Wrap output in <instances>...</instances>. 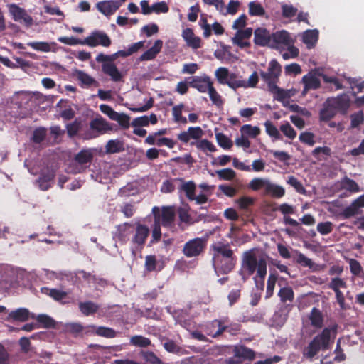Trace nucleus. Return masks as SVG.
Segmentation results:
<instances>
[{"mask_svg": "<svg viewBox=\"0 0 364 364\" xmlns=\"http://www.w3.org/2000/svg\"><path fill=\"white\" fill-rule=\"evenodd\" d=\"M183 107L184 105L183 104L174 106L172 109V114L176 122L185 124L188 121L185 117L182 116V110Z\"/></svg>", "mask_w": 364, "mask_h": 364, "instance_id": "51", "label": "nucleus"}, {"mask_svg": "<svg viewBox=\"0 0 364 364\" xmlns=\"http://www.w3.org/2000/svg\"><path fill=\"white\" fill-rule=\"evenodd\" d=\"M337 114V111L331 103L329 98L324 104L323 108L320 110L319 118L321 121L328 122L333 119Z\"/></svg>", "mask_w": 364, "mask_h": 364, "instance_id": "25", "label": "nucleus"}, {"mask_svg": "<svg viewBox=\"0 0 364 364\" xmlns=\"http://www.w3.org/2000/svg\"><path fill=\"white\" fill-rule=\"evenodd\" d=\"M183 181L182 178H176L165 180L161 186L160 191L164 193H173L176 188V183Z\"/></svg>", "mask_w": 364, "mask_h": 364, "instance_id": "38", "label": "nucleus"}, {"mask_svg": "<svg viewBox=\"0 0 364 364\" xmlns=\"http://www.w3.org/2000/svg\"><path fill=\"white\" fill-rule=\"evenodd\" d=\"M182 36L188 46L193 49L201 48V38L195 36L193 29L189 28L184 29L183 31Z\"/></svg>", "mask_w": 364, "mask_h": 364, "instance_id": "22", "label": "nucleus"}, {"mask_svg": "<svg viewBox=\"0 0 364 364\" xmlns=\"http://www.w3.org/2000/svg\"><path fill=\"white\" fill-rule=\"evenodd\" d=\"M267 259L264 257L257 258L255 249L245 251L242 255L241 268L238 272L243 282H245L255 272L253 277L255 287L257 289L263 291L264 279L267 275Z\"/></svg>", "mask_w": 364, "mask_h": 364, "instance_id": "1", "label": "nucleus"}, {"mask_svg": "<svg viewBox=\"0 0 364 364\" xmlns=\"http://www.w3.org/2000/svg\"><path fill=\"white\" fill-rule=\"evenodd\" d=\"M230 73L227 68L220 67L215 70V75L220 84L226 85Z\"/></svg>", "mask_w": 364, "mask_h": 364, "instance_id": "46", "label": "nucleus"}, {"mask_svg": "<svg viewBox=\"0 0 364 364\" xmlns=\"http://www.w3.org/2000/svg\"><path fill=\"white\" fill-rule=\"evenodd\" d=\"M267 86L269 92L274 95V98L277 101L282 102L289 97L287 91L279 87L277 83H272Z\"/></svg>", "mask_w": 364, "mask_h": 364, "instance_id": "36", "label": "nucleus"}, {"mask_svg": "<svg viewBox=\"0 0 364 364\" xmlns=\"http://www.w3.org/2000/svg\"><path fill=\"white\" fill-rule=\"evenodd\" d=\"M241 330V325L238 323H228V320L226 319V323H223V328H221L220 330L218 331V334H223V332H228L232 336H235L239 333Z\"/></svg>", "mask_w": 364, "mask_h": 364, "instance_id": "41", "label": "nucleus"}, {"mask_svg": "<svg viewBox=\"0 0 364 364\" xmlns=\"http://www.w3.org/2000/svg\"><path fill=\"white\" fill-rule=\"evenodd\" d=\"M337 112L341 114H346L349 109L350 100L348 95L346 94L340 95L336 97L329 99Z\"/></svg>", "mask_w": 364, "mask_h": 364, "instance_id": "18", "label": "nucleus"}, {"mask_svg": "<svg viewBox=\"0 0 364 364\" xmlns=\"http://www.w3.org/2000/svg\"><path fill=\"white\" fill-rule=\"evenodd\" d=\"M41 291L42 294L49 296L56 301H60L68 296L67 292L58 289H50L47 287H42Z\"/></svg>", "mask_w": 364, "mask_h": 364, "instance_id": "30", "label": "nucleus"}, {"mask_svg": "<svg viewBox=\"0 0 364 364\" xmlns=\"http://www.w3.org/2000/svg\"><path fill=\"white\" fill-rule=\"evenodd\" d=\"M216 173L220 180L231 181L236 176L235 171L230 168L218 170Z\"/></svg>", "mask_w": 364, "mask_h": 364, "instance_id": "59", "label": "nucleus"}, {"mask_svg": "<svg viewBox=\"0 0 364 364\" xmlns=\"http://www.w3.org/2000/svg\"><path fill=\"white\" fill-rule=\"evenodd\" d=\"M123 150V144L119 140H109L105 146V152L109 154L119 153Z\"/></svg>", "mask_w": 364, "mask_h": 364, "instance_id": "42", "label": "nucleus"}, {"mask_svg": "<svg viewBox=\"0 0 364 364\" xmlns=\"http://www.w3.org/2000/svg\"><path fill=\"white\" fill-rule=\"evenodd\" d=\"M213 266L218 275L228 274L235 267L237 257L228 258L212 259Z\"/></svg>", "mask_w": 364, "mask_h": 364, "instance_id": "10", "label": "nucleus"}, {"mask_svg": "<svg viewBox=\"0 0 364 364\" xmlns=\"http://www.w3.org/2000/svg\"><path fill=\"white\" fill-rule=\"evenodd\" d=\"M204 134L200 127H190L187 131H183L177 135L178 139L183 144H187L191 139L198 141Z\"/></svg>", "mask_w": 364, "mask_h": 364, "instance_id": "15", "label": "nucleus"}, {"mask_svg": "<svg viewBox=\"0 0 364 364\" xmlns=\"http://www.w3.org/2000/svg\"><path fill=\"white\" fill-rule=\"evenodd\" d=\"M272 41V34L264 28H257L254 31V43L258 46H266Z\"/></svg>", "mask_w": 364, "mask_h": 364, "instance_id": "19", "label": "nucleus"}, {"mask_svg": "<svg viewBox=\"0 0 364 364\" xmlns=\"http://www.w3.org/2000/svg\"><path fill=\"white\" fill-rule=\"evenodd\" d=\"M331 339V330L325 328L322 332L316 336L309 343L308 346L303 350L304 358L312 359L319 350H326L329 348Z\"/></svg>", "mask_w": 364, "mask_h": 364, "instance_id": "4", "label": "nucleus"}, {"mask_svg": "<svg viewBox=\"0 0 364 364\" xmlns=\"http://www.w3.org/2000/svg\"><path fill=\"white\" fill-rule=\"evenodd\" d=\"M76 77L77 79L80 81L82 85L90 87L92 85L96 86L98 85V82L92 77L82 70H77Z\"/></svg>", "mask_w": 364, "mask_h": 364, "instance_id": "39", "label": "nucleus"}, {"mask_svg": "<svg viewBox=\"0 0 364 364\" xmlns=\"http://www.w3.org/2000/svg\"><path fill=\"white\" fill-rule=\"evenodd\" d=\"M96 7L105 16H109L119 9L120 4L113 0H105L98 2Z\"/></svg>", "mask_w": 364, "mask_h": 364, "instance_id": "20", "label": "nucleus"}, {"mask_svg": "<svg viewBox=\"0 0 364 364\" xmlns=\"http://www.w3.org/2000/svg\"><path fill=\"white\" fill-rule=\"evenodd\" d=\"M287 183L294 187L296 192L301 194L306 193V189L302 183L294 176H289Z\"/></svg>", "mask_w": 364, "mask_h": 364, "instance_id": "60", "label": "nucleus"}, {"mask_svg": "<svg viewBox=\"0 0 364 364\" xmlns=\"http://www.w3.org/2000/svg\"><path fill=\"white\" fill-rule=\"evenodd\" d=\"M83 43L85 45L90 47H96L98 46L109 47L112 43V41L105 32L95 31L83 40Z\"/></svg>", "mask_w": 364, "mask_h": 364, "instance_id": "11", "label": "nucleus"}, {"mask_svg": "<svg viewBox=\"0 0 364 364\" xmlns=\"http://www.w3.org/2000/svg\"><path fill=\"white\" fill-rule=\"evenodd\" d=\"M309 319L311 321V324L317 328H321L323 325V316L321 311L314 307L311 311Z\"/></svg>", "mask_w": 364, "mask_h": 364, "instance_id": "35", "label": "nucleus"}, {"mask_svg": "<svg viewBox=\"0 0 364 364\" xmlns=\"http://www.w3.org/2000/svg\"><path fill=\"white\" fill-rule=\"evenodd\" d=\"M303 42L308 48L314 47L318 39V31L316 29L307 30L303 34Z\"/></svg>", "mask_w": 364, "mask_h": 364, "instance_id": "31", "label": "nucleus"}, {"mask_svg": "<svg viewBox=\"0 0 364 364\" xmlns=\"http://www.w3.org/2000/svg\"><path fill=\"white\" fill-rule=\"evenodd\" d=\"M278 296L280 301L284 305V309L289 313L293 306L292 302L294 299L293 289L289 286L282 287L278 292Z\"/></svg>", "mask_w": 364, "mask_h": 364, "instance_id": "17", "label": "nucleus"}, {"mask_svg": "<svg viewBox=\"0 0 364 364\" xmlns=\"http://www.w3.org/2000/svg\"><path fill=\"white\" fill-rule=\"evenodd\" d=\"M358 213V208L356 205L353 203L345 208L343 211L341 213V216L344 219L350 218Z\"/></svg>", "mask_w": 364, "mask_h": 364, "instance_id": "57", "label": "nucleus"}, {"mask_svg": "<svg viewBox=\"0 0 364 364\" xmlns=\"http://www.w3.org/2000/svg\"><path fill=\"white\" fill-rule=\"evenodd\" d=\"M213 250L212 259L228 258L236 257L228 243L218 242L210 247Z\"/></svg>", "mask_w": 364, "mask_h": 364, "instance_id": "14", "label": "nucleus"}, {"mask_svg": "<svg viewBox=\"0 0 364 364\" xmlns=\"http://www.w3.org/2000/svg\"><path fill=\"white\" fill-rule=\"evenodd\" d=\"M267 134L275 140L282 139V136L276 126L269 120L264 122Z\"/></svg>", "mask_w": 364, "mask_h": 364, "instance_id": "47", "label": "nucleus"}, {"mask_svg": "<svg viewBox=\"0 0 364 364\" xmlns=\"http://www.w3.org/2000/svg\"><path fill=\"white\" fill-rule=\"evenodd\" d=\"M208 92L212 102L218 107H222L223 105V100L215 87L213 86L211 87Z\"/></svg>", "mask_w": 364, "mask_h": 364, "instance_id": "63", "label": "nucleus"}, {"mask_svg": "<svg viewBox=\"0 0 364 364\" xmlns=\"http://www.w3.org/2000/svg\"><path fill=\"white\" fill-rule=\"evenodd\" d=\"M96 334L108 338H112L116 336V332L113 328L105 326L98 327L96 330Z\"/></svg>", "mask_w": 364, "mask_h": 364, "instance_id": "64", "label": "nucleus"}, {"mask_svg": "<svg viewBox=\"0 0 364 364\" xmlns=\"http://www.w3.org/2000/svg\"><path fill=\"white\" fill-rule=\"evenodd\" d=\"M79 309L84 316H88L97 313L100 309V306L92 301H87L80 302Z\"/></svg>", "mask_w": 364, "mask_h": 364, "instance_id": "29", "label": "nucleus"}, {"mask_svg": "<svg viewBox=\"0 0 364 364\" xmlns=\"http://www.w3.org/2000/svg\"><path fill=\"white\" fill-rule=\"evenodd\" d=\"M144 45V41H139L131 45L127 50H120L112 55H105L100 53L96 57V61L98 63H113L118 57L126 58L134 53L137 52L139 49L142 48Z\"/></svg>", "mask_w": 364, "mask_h": 364, "instance_id": "6", "label": "nucleus"}, {"mask_svg": "<svg viewBox=\"0 0 364 364\" xmlns=\"http://www.w3.org/2000/svg\"><path fill=\"white\" fill-rule=\"evenodd\" d=\"M46 129L44 127L36 128L33 132V141L36 144L41 143L46 136Z\"/></svg>", "mask_w": 364, "mask_h": 364, "instance_id": "61", "label": "nucleus"}, {"mask_svg": "<svg viewBox=\"0 0 364 364\" xmlns=\"http://www.w3.org/2000/svg\"><path fill=\"white\" fill-rule=\"evenodd\" d=\"M269 181L261 178H253L249 183V188L252 191H257L259 189L264 188L266 191V187L269 184Z\"/></svg>", "mask_w": 364, "mask_h": 364, "instance_id": "54", "label": "nucleus"}, {"mask_svg": "<svg viewBox=\"0 0 364 364\" xmlns=\"http://www.w3.org/2000/svg\"><path fill=\"white\" fill-rule=\"evenodd\" d=\"M301 81L304 85H306L307 89L316 90L321 86L320 80L311 73L303 76Z\"/></svg>", "mask_w": 364, "mask_h": 364, "instance_id": "37", "label": "nucleus"}, {"mask_svg": "<svg viewBox=\"0 0 364 364\" xmlns=\"http://www.w3.org/2000/svg\"><path fill=\"white\" fill-rule=\"evenodd\" d=\"M8 7L9 13L15 21H21L22 20L28 27L33 24L32 17L27 14L24 9L18 6L16 4H11Z\"/></svg>", "mask_w": 364, "mask_h": 364, "instance_id": "13", "label": "nucleus"}, {"mask_svg": "<svg viewBox=\"0 0 364 364\" xmlns=\"http://www.w3.org/2000/svg\"><path fill=\"white\" fill-rule=\"evenodd\" d=\"M36 319L43 328L55 327V320L46 314H39L36 316Z\"/></svg>", "mask_w": 364, "mask_h": 364, "instance_id": "55", "label": "nucleus"}, {"mask_svg": "<svg viewBox=\"0 0 364 364\" xmlns=\"http://www.w3.org/2000/svg\"><path fill=\"white\" fill-rule=\"evenodd\" d=\"M240 132L247 137L256 138L260 134L261 130L259 127H253L251 124H245L241 127Z\"/></svg>", "mask_w": 364, "mask_h": 364, "instance_id": "43", "label": "nucleus"}, {"mask_svg": "<svg viewBox=\"0 0 364 364\" xmlns=\"http://www.w3.org/2000/svg\"><path fill=\"white\" fill-rule=\"evenodd\" d=\"M141 355L144 361L148 364H162L161 360L152 351L142 350L141 352Z\"/></svg>", "mask_w": 364, "mask_h": 364, "instance_id": "49", "label": "nucleus"}, {"mask_svg": "<svg viewBox=\"0 0 364 364\" xmlns=\"http://www.w3.org/2000/svg\"><path fill=\"white\" fill-rule=\"evenodd\" d=\"M180 185L178 186L179 192H184L187 198L190 200H194L195 193H196V184L193 181H185L183 178V181H179Z\"/></svg>", "mask_w": 364, "mask_h": 364, "instance_id": "26", "label": "nucleus"}, {"mask_svg": "<svg viewBox=\"0 0 364 364\" xmlns=\"http://www.w3.org/2000/svg\"><path fill=\"white\" fill-rule=\"evenodd\" d=\"M149 234L150 230L147 225L140 222L134 224L126 222L116 227L114 237L122 245L130 241L135 249L141 250L144 248Z\"/></svg>", "mask_w": 364, "mask_h": 364, "instance_id": "2", "label": "nucleus"}, {"mask_svg": "<svg viewBox=\"0 0 364 364\" xmlns=\"http://www.w3.org/2000/svg\"><path fill=\"white\" fill-rule=\"evenodd\" d=\"M278 279V275L276 273H271L269 275L267 284L266 298H270L274 294V289L276 282Z\"/></svg>", "mask_w": 364, "mask_h": 364, "instance_id": "52", "label": "nucleus"}, {"mask_svg": "<svg viewBox=\"0 0 364 364\" xmlns=\"http://www.w3.org/2000/svg\"><path fill=\"white\" fill-rule=\"evenodd\" d=\"M154 223L151 225V244H155L160 241L161 237V226L172 228L174 225L176 218L175 208L173 206H163L161 212L158 207L152 208Z\"/></svg>", "mask_w": 364, "mask_h": 364, "instance_id": "3", "label": "nucleus"}, {"mask_svg": "<svg viewBox=\"0 0 364 364\" xmlns=\"http://www.w3.org/2000/svg\"><path fill=\"white\" fill-rule=\"evenodd\" d=\"M188 85L196 89L200 92L205 93L213 86V83L208 76H195L193 77L192 80L188 82Z\"/></svg>", "mask_w": 364, "mask_h": 364, "instance_id": "16", "label": "nucleus"}, {"mask_svg": "<svg viewBox=\"0 0 364 364\" xmlns=\"http://www.w3.org/2000/svg\"><path fill=\"white\" fill-rule=\"evenodd\" d=\"M226 323V319H214L209 322L205 326V332L207 335L213 338H217L222 334H218V331L223 328V323Z\"/></svg>", "mask_w": 364, "mask_h": 364, "instance_id": "27", "label": "nucleus"}, {"mask_svg": "<svg viewBox=\"0 0 364 364\" xmlns=\"http://www.w3.org/2000/svg\"><path fill=\"white\" fill-rule=\"evenodd\" d=\"M342 188L348 191L351 193H358L360 191L358 184L353 179L345 177L341 181Z\"/></svg>", "mask_w": 364, "mask_h": 364, "instance_id": "45", "label": "nucleus"}, {"mask_svg": "<svg viewBox=\"0 0 364 364\" xmlns=\"http://www.w3.org/2000/svg\"><path fill=\"white\" fill-rule=\"evenodd\" d=\"M113 130V125L109 123L102 117L100 116L92 119L90 122L89 129L84 134L85 139L97 138L109 131Z\"/></svg>", "mask_w": 364, "mask_h": 364, "instance_id": "5", "label": "nucleus"}, {"mask_svg": "<svg viewBox=\"0 0 364 364\" xmlns=\"http://www.w3.org/2000/svg\"><path fill=\"white\" fill-rule=\"evenodd\" d=\"M281 73L282 66L276 59H273L269 62L267 72L261 70L259 73L262 79L267 85L277 83Z\"/></svg>", "mask_w": 364, "mask_h": 364, "instance_id": "9", "label": "nucleus"}, {"mask_svg": "<svg viewBox=\"0 0 364 364\" xmlns=\"http://www.w3.org/2000/svg\"><path fill=\"white\" fill-rule=\"evenodd\" d=\"M249 14L252 16H262L264 15L265 10L259 3L251 1L248 4Z\"/></svg>", "mask_w": 364, "mask_h": 364, "instance_id": "53", "label": "nucleus"}, {"mask_svg": "<svg viewBox=\"0 0 364 364\" xmlns=\"http://www.w3.org/2000/svg\"><path fill=\"white\" fill-rule=\"evenodd\" d=\"M190 144L191 146H195L198 150L204 152L207 151L215 152L217 150L215 146L206 139L191 141Z\"/></svg>", "mask_w": 364, "mask_h": 364, "instance_id": "34", "label": "nucleus"}, {"mask_svg": "<svg viewBox=\"0 0 364 364\" xmlns=\"http://www.w3.org/2000/svg\"><path fill=\"white\" fill-rule=\"evenodd\" d=\"M226 85L235 90L240 87H245V80L240 79L236 73H231Z\"/></svg>", "mask_w": 364, "mask_h": 364, "instance_id": "44", "label": "nucleus"}, {"mask_svg": "<svg viewBox=\"0 0 364 364\" xmlns=\"http://www.w3.org/2000/svg\"><path fill=\"white\" fill-rule=\"evenodd\" d=\"M255 198L250 196H242L236 200L235 203L238 205V208L242 210H247L249 208L254 205Z\"/></svg>", "mask_w": 364, "mask_h": 364, "instance_id": "50", "label": "nucleus"}, {"mask_svg": "<svg viewBox=\"0 0 364 364\" xmlns=\"http://www.w3.org/2000/svg\"><path fill=\"white\" fill-rule=\"evenodd\" d=\"M267 194H270L274 198H282L285 195V190L282 186L272 184L269 182V184L266 187Z\"/></svg>", "mask_w": 364, "mask_h": 364, "instance_id": "40", "label": "nucleus"}, {"mask_svg": "<svg viewBox=\"0 0 364 364\" xmlns=\"http://www.w3.org/2000/svg\"><path fill=\"white\" fill-rule=\"evenodd\" d=\"M215 137L218 145L223 149H230L233 145L232 141L223 133H217Z\"/></svg>", "mask_w": 364, "mask_h": 364, "instance_id": "48", "label": "nucleus"}, {"mask_svg": "<svg viewBox=\"0 0 364 364\" xmlns=\"http://www.w3.org/2000/svg\"><path fill=\"white\" fill-rule=\"evenodd\" d=\"M55 175L56 172L54 168L47 167L41 170L36 181L39 188L44 191L50 188L53 186Z\"/></svg>", "mask_w": 364, "mask_h": 364, "instance_id": "12", "label": "nucleus"}, {"mask_svg": "<svg viewBox=\"0 0 364 364\" xmlns=\"http://www.w3.org/2000/svg\"><path fill=\"white\" fill-rule=\"evenodd\" d=\"M93 156V152L91 149H82L75 155V161L80 165L90 164Z\"/></svg>", "mask_w": 364, "mask_h": 364, "instance_id": "33", "label": "nucleus"}, {"mask_svg": "<svg viewBox=\"0 0 364 364\" xmlns=\"http://www.w3.org/2000/svg\"><path fill=\"white\" fill-rule=\"evenodd\" d=\"M163 47V41L160 39L156 40L152 47L145 51L139 58L141 61L151 60L154 59L157 54L161 52Z\"/></svg>", "mask_w": 364, "mask_h": 364, "instance_id": "24", "label": "nucleus"}, {"mask_svg": "<svg viewBox=\"0 0 364 364\" xmlns=\"http://www.w3.org/2000/svg\"><path fill=\"white\" fill-rule=\"evenodd\" d=\"M274 45L282 44L284 46H289L291 43V38L289 33L283 30L277 31L272 34V41Z\"/></svg>", "mask_w": 364, "mask_h": 364, "instance_id": "28", "label": "nucleus"}, {"mask_svg": "<svg viewBox=\"0 0 364 364\" xmlns=\"http://www.w3.org/2000/svg\"><path fill=\"white\" fill-rule=\"evenodd\" d=\"M206 240L196 237L186 242L183 248V252L187 257H193L200 255L205 249Z\"/></svg>", "mask_w": 364, "mask_h": 364, "instance_id": "8", "label": "nucleus"}, {"mask_svg": "<svg viewBox=\"0 0 364 364\" xmlns=\"http://www.w3.org/2000/svg\"><path fill=\"white\" fill-rule=\"evenodd\" d=\"M30 312L26 308H19L14 311H11L9 314V318L16 321L24 322L28 320Z\"/></svg>", "mask_w": 364, "mask_h": 364, "instance_id": "32", "label": "nucleus"}, {"mask_svg": "<svg viewBox=\"0 0 364 364\" xmlns=\"http://www.w3.org/2000/svg\"><path fill=\"white\" fill-rule=\"evenodd\" d=\"M233 352L239 360H240L241 364L246 361H252L255 358V352L244 346H235Z\"/></svg>", "mask_w": 364, "mask_h": 364, "instance_id": "21", "label": "nucleus"}, {"mask_svg": "<svg viewBox=\"0 0 364 364\" xmlns=\"http://www.w3.org/2000/svg\"><path fill=\"white\" fill-rule=\"evenodd\" d=\"M280 131L284 134V136L290 139H294L296 136V132L291 126V124L286 122L280 126Z\"/></svg>", "mask_w": 364, "mask_h": 364, "instance_id": "58", "label": "nucleus"}, {"mask_svg": "<svg viewBox=\"0 0 364 364\" xmlns=\"http://www.w3.org/2000/svg\"><path fill=\"white\" fill-rule=\"evenodd\" d=\"M328 287L334 291L336 299L339 305L340 309L342 311L350 309V306L346 303L345 296L341 291V289L347 288L346 282L342 278L334 277L331 279Z\"/></svg>", "mask_w": 364, "mask_h": 364, "instance_id": "7", "label": "nucleus"}, {"mask_svg": "<svg viewBox=\"0 0 364 364\" xmlns=\"http://www.w3.org/2000/svg\"><path fill=\"white\" fill-rule=\"evenodd\" d=\"M157 260L155 255H149L145 257L144 267L147 272H154L157 270Z\"/></svg>", "mask_w": 364, "mask_h": 364, "instance_id": "62", "label": "nucleus"}, {"mask_svg": "<svg viewBox=\"0 0 364 364\" xmlns=\"http://www.w3.org/2000/svg\"><path fill=\"white\" fill-rule=\"evenodd\" d=\"M102 70L111 77L114 82H119L122 80V75L114 63H105L102 65Z\"/></svg>", "mask_w": 364, "mask_h": 364, "instance_id": "23", "label": "nucleus"}, {"mask_svg": "<svg viewBox=\"0 0 364 364\" xmlns=\"http://www.w3.org/2000/svg\"><path fill=\"white\" fill-rule=\"evenodd\" d=\"M130 343L135 346L146 348L151 345V340L142 336H134L131 338Z\"/></svg>", "mask_w": 364, "mask_h": 364, "instance_id": "56", "label": "nucleus"}]
</instances>
